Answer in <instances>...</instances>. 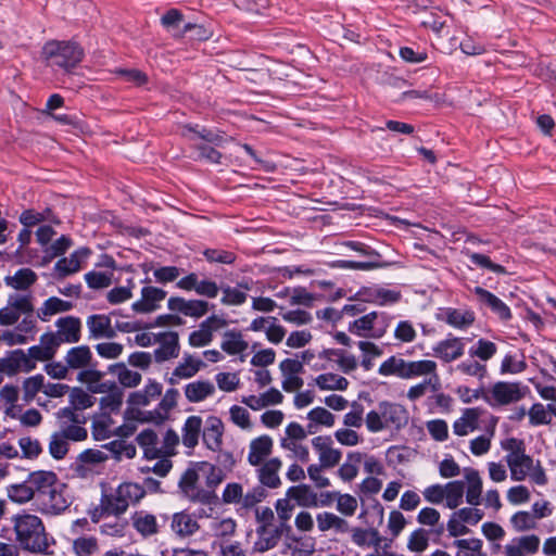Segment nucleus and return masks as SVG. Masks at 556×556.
<instances>
[{
    "instance_id": "nucleus-3",
    "label": "nucleus",
    "mask_w": 556,
    "mask_h": 556,
    "mask_svg": "<svg viewBox=\"0 0 556 556\" xmlns=\"http://www.w3.org/2000/svg\"><path fill=\"white\" fill-rule=\"evenodd\" d=\"M63 486L55 472L43 470L41 480L36 482V504L41 514L55 516L68 508L70 502L63 493Z\"/></svg>"
},
{
    "instance_id": "nucleus-33",
    "label": "nucleus",
    "mask_w": 556,
    "mask_h": 556,
    "mask_svg": "<svg viewBox=\"0 0 556 556\" xmlns=\"http://www.w3.org/2000/svg\"><path fill=\"white\" fill-rule=\"evenodd\" d=\"M74 304L70 301L51 296L43 301L42 305L37 309L36 317L41 321H48L51 316L71 311Z\"/></svg>"
},
{
    "instance_id": "nucleus-22",
    "label": "nucleus",
    "mask_w": 556,
    "mask_h": 556,
    "mask_svg": "<svg viewBox=\"0 0 556 556\" xmlns=\"http://www.w3.org/2000/svg\"><path fill=\"white\" fill-rule=\"evenodd\" d=\"M90 254V249L84 247L74 251L68 257L59 260L54 265L58 277L65 278L77 273L81 268V263L85 262Z\"/></svg>"
},
{
    "instance_id": "nucleus-1",
    "label": "nucleus",
    "mask_w": 556,
    "mask_h": 556,
    "mask_svg": "<svg viewBox=\"0 0 556 556\" xmlns=\"http://www.w3.org/2000/svg\"><path fill=\"white\" fill-rule=\"evenodd\" d=\"M14 541L22 551L34 555H52L54 538L47 531L43 520L28 511L22 510L10 518Z\"/></svg>"
},
{
    "instance_id": "nucleus-17",
    "label": "nucleus",
    "mask_w": 556,
    "mask_h": 556,
    "mask_svg": "<svg viewBox=\"0 0 556 556\" xmlns=\"http://www.w3.org/2000/svg\"><path fill=\"white\" fill-rule=\"evenodd\" d=\"M163 289L148 286L141 289V299L131 304V309L138 314H149L160 307V302L166 298Z\"/></svg>"
},
{
    "instance_id": "nucleus-14",
    "label": "nucleus",
    "mask_w": 556,
    "mask_h": 556,
    "mask_svg": "<svg viewBox=\"0 0 556 556\" xmlns=\"http://www.w3.org/2000/svg\"><path fill=\"white\" fill-rule=\"evenodd\" d=\"M156 343L160 344L154 350L153 356L156 363H164L179 355V336L175 331H165L156 333Z\"/></svg>"
},
{
    "instance_id": "nucleus-24",
    "label": "nucleus",
    "mask_w": 556,
    "mask_h": 556,
    "mask_svg": "<svg viewBox=\"0 0 556 556\" xmlns=\"http://www.w3.org/2000/svg\"><path fill=\"white\" fill-rule=\"evenodd\" d=\"M58 338L62 343H77L81 338V320L75 316L61 317L55 321Z\"/></svg>"
},
{
    "instance_id": "nucleus-27",
    "label": "nucleus",
    "mask_w": 556,
    "mask_h": 556,
    "mask_svg": "<svg viewBox=\"0 0 556 556\" xmlns=\"http://www.w3.org/2000/svg\"><path fill=\"white\" fill-rule=\"evenodd\" d=\"M282 466V462L278 457L270 458L257 466V478L262 486L277 489L281 485L278 472Z\"/></svg>"
},
{
    "instance_id": "nucleus-37",
    "label": "nucleus",
    "mask_w": 556,
    "mask_h": 556,
    "mask_svg": "<svg viewBox=\"0 0 556 556\" xmlns=\"http://www.w3.org/2000/svg\"><path fill=\"white\" fill-rule=\"evenodd\" d=\"M215 393V386L208 380H197L185 386V396L190 403H199Z\"/></svg>"
},
{
    "instance_id": "nucleus-46",
    "label": "nucleus",
    "mask_w": 556,
    "mask_h": 556,
    "mask_svg": "<svg viewBox=\"0 0 556 556\" xmlns=\"http://www.w3.org/2000/svg\"><path fill=\"white\" fill-rule=\"evenodd\" d=\"M127 507L139 503L146 495V491L139 483L124 482L116 488Z\"/></svg>"
},
{
    "instance_id": "nucleus-56",
    "label": "nucleus",
    "mask_w": 556,
    "mask_h": 556,
    "mask_svg": "<svg viewBox=\"0 0 556 556\" xmlns=\"http://www.w3.org/2000/svg\"><path fill=\"white\" fill-rule=\"evenodd\" d=\"M445 501L450 509H455L463 503L465 484L463 481H452L445 485Z\"/></svg>"
},
{
    "instance_id": "nucleus-36",
    "label": "nucleus",
    "mask_w": 556,
    "mask_h": 556,
    "mask_svg": "<svg viewBox=\"0 0 556 556\" xmlns=\"http://www.w3.org/2000/svg\"><path fill=\"white\" fill-rule=\"evenodd\" d=\"M37 274L27 267L20 268L14 275L4 277V283L17 291H26L37 281Z\"/></svg>"
},
{
    "instance_id": "nucleus-60",
    "label": "nucleus",
    "mask_w": 556,
    "mask_h": 556,
    "mask_svg": "<svg viewBox=\"0 0 556 556\" xmlns=\"http://www.w3.org/2000/svg\"><path fill=\"white\" fill-rule=\"evenodd\" d=\"M456 369L464 375L476 377L479 380H483L488 374L486 366L479 361L472 359L471 357L459 363Z\"/></svg>"
},
{
    "instance_id": "nucleus-6",
    "label": "nucleus",
    "mask_w": 556,
    "mask_h": 556,
    "mask_svg": "<svg viewBox=\"0 0 556 556\" xmlns=\"http://www.w3.org/2000/svg\"><path fill=\"white\" fill-rule=\"evenodd\" d=\"M408 422L407 409L397 404L382 401L377 410H370L366 415V426L370 432H380L383 429L394 427L400 429Z\"/></svg>"
},
{
    "instance_id": "nucleus-2",
    "label": "nucleus",
    "mask_w": 556,
    "mask_h": 556,
    "mask_svg": "<svg viewBox=\"0 0 556 556\" xmlns=\"http://www.w3.org/2000/svg\"><path fill=\"white\" fill-rule=\"evenodd\" d=\"M16 325L20 332L31 333L37 326L34 296L30 293H12L0 308V326Z\"/></svg>"
},
{
    "instance_id": "nucleus-35",
    "label": "nucleus",
    "mask_w": 556,
    "mask_h": 556,
    "mask_svg": "<svg viewBox=\"0 0 556 556\" xmlns=\"http://www.w3.org/2000/svg\"><path fill=\"white\" fill-rule=\"evenodd\" d=\"M163 387L160 382L149 379L143 390L134 392L128 397L131 406H147L151 401L162 394Z\"/></svg>"
},
{
    "instance_id": "nucleus-25",
    "label": "nucleus",
    "mask_w": 556,
    "mask_h": 556,
    "mask_svg": "<svg viewBox=\"0 0 556 556\" xmlns=\"http://www.w3.org/2000/svg\"><path fill=\"white\" fill-rule=\"evenodd\" d=\"M170 528L177 536L186 539L195 534L200 525L194 515L182 510L173 515Z\"/></svg>"
},
{
    "instance_id": "nucleus-19",
    "label": "nucleus",
    "mask_w": 556,
    "mask_h": 556,
    "mask_svg": "<svg viewBox=\"0 0 556 556\" xmlns=\"http://www.w3.org/2000/svg\"><path fill=\"white\" fill-rule=\"evenodd\" d=\"M224 422L219 417L210 416L202 431L203 444L213 452H220L223 446Z\"/></svg>"
},
{
    "instance_id": "nucleus-23",
    "label": "nucleus",
    "mask_w": 556,
    "mask_h": 556,
    "mask_svg": "<svg viewBox=\"0 0 556 556\" xmlns=\"http://www.w3.org/2000/svg\"><path fill=\"white\" fill-rule=\"evenodd\" d=\"M273 447L274 441L267 434L253 439L249 445L248 463L253 467L261 466L271 454Z\"/></svg>"
},
{
    "instance_id": "nucleus-11",
    "label": "nucleus",
    "mask_w": 556,
    "mask_h": 556,
    "mask_svg": "<svg viewBox=\"0 0 556 556\" xmlns=\"http://www.w3.org/2000/svg\"><path fill=\"white\" fill-rule=\"evenodd\" d=\"M43 470L29 472L27 478L20 483L7 485L5 493L8 498L18 505H24L37 498L36 482L41 480Z\"/></svg>"
},
{
    "instance_id": "nucleus-20",
    "label": "nucleus",
    "mask_w": 556,
    "mask_h": 556,
    "mask_svg": "<svg viewBox=\"0 0 556 556\" xmlns=\"http://www.w3.org/2000/svg\"><path fill=\"white\" fill-rule=\"evenodd\" d=\"M111 315H116V311H113L110 315L94 314L87 318L86 325L89 330V338L113 339L116 336V330L112 326Z\"/></svg>"
},
{
    "instance_id": "nucleus-45",
    "label": "nucleus",
    "mask_w": 556,
    "mask_h": 556,
    "mask_svg": "<svg viewBox=\"0 0 556 556\" xmlns=\"http://www.w3.org/2000/svg\"><path fill=\"white\" fill-rule=\"evenodd\" d=\"M364 458L361 452H350L346 455V460L338 469V476L346 482L352 481L358 475V466Z\"/></svg>"
},
{
    "instance_id": "nucleus-29",
    "label": "nucleus",
    "mask_w": 556,
    "mask_h": 556,
    "mask_svg": "<svg viewBox=\"0 0 556 556\" xmlns=\"http://www.w3.org/2000/svg\"><path fill=\"white\" fill-rule=\"evenodd\" d=\"M482 409L471 407L464 409L462 416L453 424V432L458 437L467 435L479 428Z\"/></svg>"
},
{
    "instance_id": "nucleus-34",
    "label": "nucleus",
    "mask_w": 556,
    "mask_h": 556,
    "mask_svg": "<svg viewBox=\"0 0 556 556\" xmlns=\"http://www.w3.org/2000/svg\"><path fill=\"white\" fill-rule=\"evenodd\" d=\"M202 418L200 416H189L181 429V441L184 446L193 450L198 443L202 431Z\"/></svg>"
},
{
    "instance_id": "nucleus-40",
    "label": "nucleus",
    "mask_w": 556,
    "mask_h": 556,
    "mask_svg": "<svg viewBox=\"0 0 556 556\" xmlns=\"http://www.w3.org/2000/svg\"><path fill=\"white\" fill-rule=\"evenodd\" d=\"M256 541L253 544V551L265 553L276 547L280 541L278 531L275 527H256Z\"/></svg>"
},
{
    "instance_id": "nucleus-63",
    "label": "nucleus",
    "mask_w": 556,
    "mask_h": 556,
    "mask_svg": "<svg viewBox=\"0 0 556 556\" xmlns=\"http://www.w3.org/2000/svg\"><path fill=\"white\" fill-rule=\"evenodd\" d=\"M510 523L518 532L528 531L536 528L535 517L529 511H517L510 518Z\"/></svg>"
},
{
    "instance_id": "nucleus-10",
    "label": "nucleus",
    "mask_w": 556,
    "mask_h": 556,
    "mask_svg": "<svg viewBox=\"0 0 556 556\" xmlns=\"http://www.w3.org/2000/svg\"><path fill=\"white\" fill-rule=\"evenodd\" d=\"M529 388L521 382L498 381L482 395V399L492 407L508 405L522 400Z\"/></svg>"
},
{
    "instance_id": "nucleus-59",
    "label": "nucleus",
    "mask_w": 556,
    "mask_h": 556,
    "mask_svg": "<svg viewBox=\"0 0 556 556\" xmlns=\"http://www.w3.org/2000/svg\"><path fill=\"white\" fill-rule=\"evenodd\" d=\"M117 375L118 381L126 388H135L141 382V375L137 371H132L126 367L124 363L116 364L112 369Z\"/></svg>"
},
{
    "instance_id": "nucleus-61",
    "label": "nucleus",
    "mask_w": 556,
    "mask_h": 556,
    "mask_svg": "<svg viewBox=\"0 0 556 556\" xmlns=\"http://www.w3.org/2000/svg\"><path fill=\"white\" fill-rule=\"evenodd\" d=\"M113 273H102L91 270L85 274V281L90 289L99 290L112 285Z\"/></svg>"
},
{
    "instance_id": "nucleus-13",
    "label": "nucleus",
    "mask_w": 556,
    "mask_h": 556,
    "mask_svg": "<svg viewBox=\"0 0 556 556\" xmlns=\"http://www.w3.org/2000/svg\"><path fill=\"white\" fill-rule=\"evenodd\" d=\"M35 367L36 364L21 349L11 351L5 357L0 358V372L8 376H14L21 371L29 372Z\"/></svg>"
},
{
    "instance_id": "nucleus-15",
    "label": "nucleus",
    "mask_w": 556,
    "mask_h": 556,
    "mask_svg": "<svg viewBox=\"0 0 556 556\" xmlns=\"http://www.w3.org/2000/svg\"><path fill=\"white\" fill-rule=\"evenodd\" d=\"M208 302L204 300H186L180 296H172L167 301V307L172 312H178L185 316L200 318L208 311Z\"/></svg>"
},
{
    "instance_id": "nucleus-53",
    "label": "nucleus",
    "mask_w": 556,
    "mask_h": 556,
    "mask_svg": "<svg viewBox=\"0 0 556 556\" xmlns=\"http://www.w3.org/2000/svg\"><path fill=\"white\" fill-rule=\"evenodd\" d=\"M497 352V346L494 342L479 339L475 346L469 349V356L471 358H478L482 362H488L491 359Z\"/></svg>"
},
{
    "instance_id": "nucleus-38",
    "label": "nucleus",
    "mask_w": 556,
    "mask_h": 556,
    "mask_svg": "<svg viewBox=\"0 0 556 556\" xmlns=\"http://www.w3.org/2000/svg\"><path fill=\"white\" fill-rule=\"evenodd\" d=\"M132 527L143 538L152 536L159 533V523L156 517L148 511H136L131 517Z\"/></svg>"
},
{
    "instance_id": "nucleus-44",
    "label": "nucleus",
    "mask_w": 556,
    "mask_h": 556,
    "mask_svg": "<svg viewBox=\"0 0 556 556\" xmlns=\"http://www.w3.org/2000/svg\"><path fill=\"white\" fill-rule=\"evenodd\" d=\"M248 342L243 340L242 333L237 330H228L223 334L220 348L229 355H237L248 349Z\"/></svg>"
},
{
    "instance_id": "nucleus-21",
    "label": "nucleus",
    "mask_w": 556,
    "mask_h": 556,
    "mask_svg": "<svg viewBox=\"0 0 556 556\" xmlns=\"http://www.w3.org/2000/svg\"><path fill=\"white\" fill-rule=\"evenodd\" d=\"M540 538L535 534L513 538L505 545L506 556H529L534 555L540 547Z\"/></svg>"
},
{
    "instance_id": "nucleus-57",
    "label": "nucleus",
    "mask_w": 556,
    "mask_h": 556,
    "mask_svg": "<svg viewBox=\"0 0 556 556\" xmlns=\"http://www.w3.org/2000/svg\"><path fill=\"white\" fill-rule=\"evenodd\" d=\"M45 377L40 374L26 378L23 381V400L30 403L39 391H43Z\"/></svg>"
},
{
    "instance_id": "nucleus-43",
    "label": "nucleus",
    "mask_w": 556,
    "mask_h": 556,
    "mask_svg": "<svg viewBox=\"0 0 556 556\" xmlns=\"http://www.w3.org/2000/svg\"><path fill=\"white\" fill-rule=\"evenodd\" d=\"M72 551L75 556H93L100 552L99 540L93 535H79L73 540Z\"/></svg>"
},
{
    "instance_id": "nucleus-31",
    "label": "nucleus",
    "mask_w": 556,
    "mask_h": 556,
    "mask_svg": "<svg viewBox=\"0 0 556 556\" xmlns=\"http://www.w3.org/2000/svg\"><path fill=\"white\" fill-rule=\"evenodd\" d=\"M317 528L320 532L333 531L334 534H346L350 522L331 511L316 515Z\"/></svg>"
},
{
    "instance_id": "nucleus-4",
    "label": "nucleus",
    "mask_w": 556,
    "mask_h": 556,
    "mask_svg": "<svg viewBox=\"0 0 556 556\" xmlns=\"http://www.w3.org/2000/svg\"><path fill=\"white\" fill-rule=\"evenodd\" d=\"M181 136L189 140L192 147L198 151V157L210 163L220 162L222 154L214 147H219L225 139L218 131L199 127V125H185L181 127Z\"/></svg>"
},
{
    "instance_id": "nucleus-8",
    "label": "nucleus",
    "mask_w": 556,
    "mask_h": 556,
    "mask_svg": "<svg viewBox=\"0 0 556 556\" xmlns=\"http://www.w3.org/2000/svg\"><path fill=\"white\" fill-rule=\"evenodd\" d=\"M199 472L197 463L188 467L178 481V489L182 496L192 503H200L202 505L214 504L217 500L215 491H208L199 485Z\"/></svg>"
},
{
    "instance_id": "nucleus-54",
    "label": "nucleus",
    "mask_w": 556,
    "mask_h": 556,
    "mask_svg": "<svg viewBox=\"0 0 556 556\" xmlns=\"http://www.w3.org/2000/svg\"><path fill=\"white\" fill-rule=\"evenodd\" d=\"M437 364L433 361L422 359V361H413L407 362L406 366V379H410L414 377L426 376V375H435Z\"/></svg>"
},
{
    "instance_id": "nucleus-18",
    "label": "nucleus",
    "mask_w": 556,
    "mask_h": 556,
    "mask_svg": "<svg viewBox=\"0 0 556 556\" xmlns=\"http://www.w3.org/2000/svg\"><path fill=\"white\" fill-rule=\"evenodd\" d=\"M314 450L318 453L319 464L325 468H332L337 466L342 457L340 450L333 448L332 440L330 437H316L312 440Z\"/></svg>"
},
{
    "instance_id": "nucleus-51",
    "label": "nucleus",
    "mask_w": 556,
    "mask_h": 556,
    "mask_svg": "<svg viewBox=\"0 0 556 556\" xmlns=\"http://www.w3.org/2000/svg\"><path fill=\"white\" fill-rule=\"evenodd\" d=\"M454 545L458 548L456 556H486L480 539H459L454 541Z\"/></svg>"
},
{
    "instance_id": "nucleus-5",
    "label": "nucleus",
    "mask_w": 556,
    "mask_h": 556,
    "mask_svg": "<svg viewBox=\"0 0 556 556\" xmlns=\"http://www.w3.org/2000/svg\"><path fill=\"white\" fill-rule=\"evenodd\" d=\"M41 55L49 66L70 71L83 61L85 52L76 41L50 40L42 47Z\"/></svg>"
},
{
    "instance_id": "nucleus-32",
    "label": "nucleus",
    "mask_w": 556,
    "mask_h": 556,
    "mask_svg": "<svg viewBox=\"0 0 556 556\" xmlns=\"http://www.w3.org/2000/svg\"><path fill=\"white\" fill-rule=\"evenodd\" d=\"M441 319L454 328L466 329L475 323L476 317L472 311L447 307L442 311Z\"/></svg>"
},
{
    "instance_id": "nucleus-26",
    "label": "nucleus",
    "mask_w": 556,
    "mask_h": 556,
    "mask_svg": "<svg viewBox=\"0 0 556 556\" xmlns=\"http://www.w3.org/2000/svg\"><path fill=\"white\" fill-rule=\"evenodd\" d=\"M204 366V362L201 361L200 358H195L190 354H185V356L182 357V362H180L173 370L170 377L168 378V382L172 386H175L181 379L192 378Z\"/></svg>"
},
{
    "instance_id": "nucleus-49",
    "label": "nucleus",
    "mask_w": 556,
    "mask_h": 556,
    "mask_svg": "<svg viewBox=\"0 0 556 556\" xmlns=\"http://www.w3.org/2000/svg\"><path fill=\"white\" fill-rule=\"evenodd\" d=\"M406 366L407 362L403 358L391 356L380 365L378 372L386 377L397 376L402 379H406Z\"/></svg>"
},
{
    "instance_id": "nucleus-58",
    "label": "nucleus",
    "mask_w": 556,
    "mask_h": 556,
    "mask_svg": "<svg viewBox=\"0 0 556 556\" xmlns=\"http://www.w3.org/2000/svg\"><path fill=\"white\" fill-rule=\"evenodd\" d=\"M136 285L134 279H127V285L123 287H115L111 289L106 294V300L110 304L116 305L124 303L132 298V290Z\"/></svg>"
},
{
    "instance_id": "nucleus-28",
    "label": "nucleus",
    "mask_w": 556,
    "mask_h": 556,
    "mask_svg": "<svg viewBox=\"0 0 556 556\" xmlns=\"http://www.w3.org/2000/svg\"><path fill=\"white\" fill-rule=\"evenodd\" d=\"M473 293L477 295L481 304L489 307L502 320H508L511 318L510 308L492 292L483 289L482 287H476L473 289Z\"/></svg>"
},
{
    "instance_id": "nucleus-52",
    "label": "nucleus",
    "mask_w": 556,
    "mask_h": 556,
    "mask_svg": "<svg viewBox=\"0 0 556 556\" xmlns=\"http://www.w3.org/2000/svg\"><path fill=\"white\" fill-rule=\"evenodd\" d=\"M316 384L321 390H346L349 381L346 378L337 374H323L316 378Z\"/></svg>"
},
{
    "instance_id": "nucleus-16",
    "label": "nucleus",
    "mask_w": 556,
    "mask_h": 556,
    "mask_svg": "<svg viewBox=\"0 0 556 556\" xmlns=\"http://www.w3.org/2000/svg\"><path fill=\"white\" fill-rule=\"evenodd\" d=\"M433 355L444 363L460 358L465 353V343L462 338L448 334L446 339L438 342L433 348Z\"/></svg>"
},
{
    "instance_id": "nucleus-7",
    "label": "nucleus",
    "mask_w": 556,
    "mask_h": 556,
    "mask_svg": "<svg viewBox=\"0 0 556 556\" xmlns=\"http://www.w3.org/2000/svg\"><path fill=\"white\" fill-rule=\"evenodd\" d=\"M392 319L386 312H370L350 323L349 331L358 337L380 339L387 333Z\"/></svg>"
},
{
    "instance_id": "nucleus-42",
    "label": "nucleus",
    "mask_w": 556,
    "mask_h": 556,
    "mask_svg": "<svg viewBox=\"0 0 556 556\" xmlns=\"http://www.w3.org/2000/svg\"><path fill=\"white\" fill-rule=\"evenodd\" d=\"M465 478L468 482L466 491V501L472 506H478L481 502L482 480L479 472L475 469H465Z\"/></svg>"
},
{
    "instance_id": "nucleus-30",
    "label": "nucleus",
    "mask_w": 556,
    "mask_h": 556,
    "mask_svg": "<svg viewBox=\"0 0 556 556\" xmlns=\"http://www.w3.org/2000/svg\"><path fill=\"white\" fill-rule=\"evenodd\" d=\"M505 458L510 470V478L514 481H523L534 465L532 457L527 455L526 452L506 455Z\"/></svg>"
},
{
    "instance_id": "nucleus-50",
    "label": "nucleus",
    "mask_w": 556,
    "mask_h": 556,
    "mask_svg": "<svg viewBox=\"0 0 556 556\" xmlns=\"http://www.w3.org/2000/svg\"><path fill=\"white\" fill-rule=\"evenodd\" d=\"M101 497L104 508L109 510V515L118 517L128 509L116 489L109 493L103 492Z\"/></svg>"
},
{
    "instance_id": "nucleus-47",
    "label": "nucleus",
    "mask_w": 556,
    "mask_h": 556,
    "mask_svg": "<svg viewBox=\"0 0 556 556\" xmlns=\"http://www.w3.org/2000/svg\"><path fill=\"white\" fill-rule=\"evenodd\" d=\"M52 222V223H59V220L53 215V212L51 208H46L42 212H37L35 210H25L20 215V223L24 225V227L29 228L34 227L41 222Z\"/></svg>"
},
{
    "instance_id": "nucleus-41",
    "label": "nucleus",
    "mask_w": 556,
    "mask_h": 556,
    "mask_svg": "<svg viewBox=\"0 0 556 556\" xmlns=\"http://www.w3.org/2000/svg\"><path fill=\"white\" fill-rule=\"evenodd\" d=\"M92 353L87 345L72 348L65 355V362L70 369H83L90 365Z\"/></svg>"
},
{
    "instance_id": "nucleus-62",
    "label": "nucleus",
    "mask_w": 556,
    "mask_h": 556,
    "mask_svg": "<svg viewBox=\"0 0 556 556\" xmlns=\"http://www.w3.org/2000/svg\"><path fill=\"white\" fill-rule=\"evenodd\" d=\"M429 544V533L422 528L413 531L407 541V548L410 552L421 553Z\"/></svg>"
},
{
    "instance_id": "nucleus-39",
    "label": "nucleus",
    "mask_w": 556,
    "mask_h": 556,
    "mask_svg": "<svg viewBox=\"0 0 556 556\" xmlns=\"http://www.w3.org/2000/svg\"><path fill=\"white\" fill-rule=\"evenodd\" d=\"M286 496L294 500L296 504L305 508H316V492L308 484H299L290 486Z\"/></svg>"
},
{
    "instance_id": "nucleus-64",
    "label": "nucleus",
    "mask_w": 556,
    "mask_h": 556,
    "mask_svg": "<svg viewBox=\"0 0 556 556\" xmlns=\"http://www.w3.org/2000/svg\"><path fill=\"white\" fill-rule=\"evenodd\" d=\"M68 452V442L56 431L52 433L49 442V453L54 459H63Z\"/></svg>"
},
{
    "instance_id": "nucleus-55",
    "label": "nucleus",
    "mask_w": 556,
    "mask_h": 556,
    "mask_svg": "<svg viewBox=\"0 0 556 556\" xmlns=\"http://www.w3.org/2000/svg\"><path fill=\"white\" fill-rule=\"evenodd\" d=\"M198 468H200V471H206V479L205 483L208 491H214V489L219 485L223 480L225 479V475L223 473V470L215 465H212L207 462H198L197 463Z\"/></svg>"
},
{
    "instance_id": "nucleus-12",
    "label": "nucleus",
    "mask_w": 556,
    "mask_h": 556,
    "mask_svg": "<svg viewBox=\"0 0 556 556\" xmlns=\"http://www.w3.org/2000/svg\"><path fill=\"white\" fill-rule=\"evenodd\" d=\"M351 542L359 548L372 547V551L382 549L392 539L383 538L376 528L352 527L349 525L348 533Z\"/></svg>"
},
{
    "instance_id": "nucleus-48",
    "label": "nucleus",
    "mask_w": 556,
    "mask_h": 556,
    "mask_svg": "<svg viewBox=\"0 0 556 556\" xmlns=\"http://www.w3.org/2000/svg\"><path fill=\"white\" fill-rule=\"evenodd\" d=\"M123 404V391L115 384L110 392L100 400V408L103 415H111L119 410Z\"/></svg>"
},
{
    "instance_id": "nucleus-9",
    "label": "nucleus",
    "mask_w": 556,
    "mask_h": 556,
    "mask_svg": "<svg viewBox=\"0 0 556 556\" xmlns=\"http://www.w3.org/2000/svg\"><path fill=\"white\" fill-rule=\"evenodd\" d=\"M339 249L349 248L357 252L367 260L364 262L339 260L331 264L332 267L353 269V270H371L384 267L387 264L381 262V254L369 245L359 241H343L338 244Z\"/></svg>"
}]
</instances>
